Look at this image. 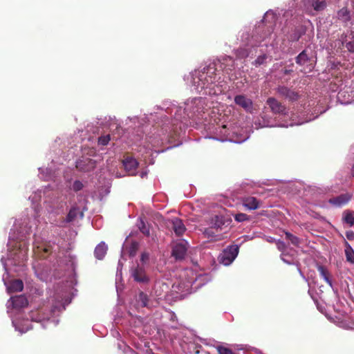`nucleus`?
Returning a JSON list of instances; mask_svg holds the SVG:
<instances>
[{"label":"nucleus","mask_w":354,"mask_h":354,"mask_svg":"<svg viewBox=\"0 0 354 354\" xmlns=\"http://www.w3.org/2000/svg\"><path fill=\"white\" fill-rule=\"evenodd\" d=\"M215 71L214 68L208 67L193 75L192 83L198 91L210 87L216 81Z\"/></svg>","instance_id":"1"},{"label":"nucleus","mask_w":354,"mask_h":354,"mask_svg":"<svg viewBox=\"0 0 354 354\" xmlns=\"http://www.w3.org/2000/svg\"><path fill=\"white\" fill-rule=\"evenodd\" d=\"M296 63L303 68L304 72H310L315 66V60L308 50H304L295 58Z\"/></svg>","instance_id":"2"},{"label":"nucleus","mask_w":354,"mask_h":354,"mask_svg":"<svg viewBox=\"0 0 354 354\" xmlns=\"http://www.w3.org/2000/svg\"><path fill=\"white\" fill-rule=\"evenodd\" d=\"M239 253V247L232 245L225 249L218 256V261L225 266H229L235 259Z\"/></svg>","instance_id":"3"},{"label":"nucleus","mask_w":354,"mask_h":354,"mask_svg":"<svg viewBox=\"0 0 354 354\" xmlns=\"http://www.w3.org/2000/svg\"><path fill=\"white\" fill-rule=\"evenodd\" d=\"M276 91L280 97L290 102H295L299 98V95L297 91L285 86H279L276 88Z\"/></svg>","instance_id":"4"},{"label":"nucleus","mask_w":354,"mask_h":354,"mask_svg":"<svg viewBox=\"0 0 354 354\" xmlns=\"http://www.w3.org/2000/svg\"><path fill=\"white\" fill-rule=\"evenodd\" d=\"M53 313V310H46L37 309L32 310L29 313V318L33 322H41L45 320H49Z\"/></svg>","instance_id":"5"},{"label":"nucleus","mask_w":354,"mask_h":354,"mask_svg":"<svg viewBox=\"0 0 354 354\" xmlns=\"http://www.w3.org/2000/svg\"><path fill=\"white\" fill-rule=\"evenodd\" d=\"M266 104L268 105L271 111L274 114L279 115H286L287 110L285 105H283L281 102L277 100L276 98L270 97H268L266 100Z\"/></svg>","instance_id":"6"},{"label":"nucleus","mask_w":354,"mask_h":354,"mask_svg":"<svg viewBox=\"0 0 354 354\" xmlns=\"http://www.w3.org/2000/svg\"><path fill=\"white\" fill-rule=\"evenodd\" d=\"M353 197V194L349 192H346L339 196L332 197L328 200L329 204L335 207H341L345 205H346Z\"/></svg>","instance_id":"7"},{"label":"nucleus","mask_w":354,"mask_h":354,"mask_svg":"<svg viewBox=\"0 0 354 354\" xmlns=\"http://www.w3.org/2000/svg\"><path fill=\"white\" fill-rule=\"evenodd\" d=\"M122 163L124 169L129 174V175H136V171L138 166V162L135 158L128 155L124 156V159L122 160Z\"/></svg>","instance_id":"8"},{"label":"nucleus","mask_w":354,"mask_h":354,"mask_svg":"<svg viewBox=\"0 0 354 354\" xmlns=\"http://www.w3.org/2000/svg\"><path fill=\"white\" fill-rule=\"evenodd\" d=\"M95 166V160L88 158H83L82 159H80L76 162L77 169L84 172L93 170Z\"/></svg>","instance_id":"9"},{"label":"nucleus","mask_w":354,"mask_h":354,"mask_svg":"<svg viewBox=\"0 0 354 354\" xmlns=\"http://www.w3.org/2000/svg\"><path fill=\"white\" fill-rule=\"evenodd\" d=\"M234 102L236 105L243 108L245 111L251 112L253 102L244 95H237L234 97Z\"/></svg>","instance_id":"10"},{"label":"nucleus","mask_w":354,"mask_h":354,"mask_svg":"<svg viewBox=\"0 0 354 354\" xmlns=\"http://www.w3.org/2000/svg\"><path fill=\"white\" fill-rule=\"evenodd\" d=\"M131 277L137 282L147 283L149 281V278L146 275L145 269L138 265L131 269Z\"/></svg>","instance_id":"11"},{"label":"nucleus","mask_w":354,"mask_h":354,"mask_svg":"<svg viewBox=\"0 0 354 354\" xmlns=\"http://www.w3.org/2000/svg\"><path fill=\"white\" fill-rule=\"evenodd\" d=\"M229 220H226L224 216L216 215L212 220V227L215 230L216 232L221 231L224 227H227L229 223Z\"/></svg>","instance_id":"12"},{"label":"nucleus","mask_w":354,"mask_h":354,"mask_svg":"<svg viewBox=\"0 0 354 354\" xmlns=\"http://www.w3.org/2000/svg\"><path fill=\"white\" fill-rule=\"evenodd\" d=\"M170 226L175 234L178 236H182L186 231V227L181 219L174 218L169 221Z\"/></svg>","instance_id":"13"},{"label":"nucleus","mask_w":354,"mask_h":354,"mask_svg":"<svg viewBox=\"0 0 354 354\" xmlns=\"http://www.w3.org/2000/svg\"><path fill=\"white\" fill-rule=\"evenodd\" d=\"M306 28L304 26L295 27L288 35V40L290 42H296L306 33Z\"/></svg>","instance_id":"14"},{"label":"nucleus","mask_w":354,"mask_h":354,"mask_svg":"<svg viewBox=\"0 0 354 354\" xmlns=\"http://www.w3.org/2000/svg\"><path fill=\"white\" fill-rule=\"evenodd\" d=\"M187 247L186 244L181 242L177 243L172 250V256L176 258V259H184L186 252H187Z\"/></svg>","instance_id":"15"},{"label":"nucleus","mask_w":354,"mask_h":354,"mask_svg":"<svg viewBox=\"0 0 354 354\" xmlns=\"http://www.w3.org/2000/svg\"><path fill=\"white\" fill-rule=\"evenodd\" d=\"M242 203L243 206L250 210H254L259 207V201L253 196L243 197Z\"/></svg>","instance_id":"16"},{"label":"nucleus","mask_w":354,"mask_h":354,"mask_svg":"<svg viewBox=\"0 0 354 354\" xmlns=\"http://www.w3.org/2000/svg\"><path fill=\"white\" fill-rule=\"evenodd\" d=\"M12 307L15 308H21L28 306V299L24 295H17L10 299Z\"/></svg>","instance_id":"17"},{"label":"nucleus","mask_w":354,"mask_h":354,"mask_svg":"<svg viewBox=\"0 0 354 354\" xmlns=\"http://www.w3.org/2000/svg\"><path fill=\"white\" fill-rule=\"evenodd\" d=\"M306 6H312L316 11H322L325 9L326 3L325 0H304Z\"/></svg>","instance_id":"18"},{"label":"nucleus","mask_w":354,"mask_h":354,"mask_svg":"<svg viewBox=\"0 0 354 354\" xmlns=\"http://www.w3.org/2000/svg\"><path fill=\"white\" fill-rule=\"evenodd\" d=\"M108 250L107 245L104 242H101L99 243L95 248L94 254L95 257L101 260L102 259L106 254Z\"/></svg>","instance_id":"19"},{"label":"nucleus","mask_w":354,"mask_h":354,"mask_svg":"<svg viewBox=\"0 0 354 354\" xmlns=\"http://www.w3.org/2000/svg\"><path fill=\"white\" fill-rule=\"evenodd\" d=\"M24 288L23 281L20 279H15L12 281L8 287L10 292H20Z\"/></svg>","instance_id":"20"},{"label":"nucleus","mask_w":354,"mask_h":354,"mask_svg":"<svg viewBox=\"0 0 354 354\" xmlns=\"http://www.w3.org/2000/svg\"><path fill=\"white\" fill-rule=\"evenodd\" d=\"M344 245L345 247L344 252L346 255V261L351 263L354 264V250L351 245L344 240Z\"/></svg>","instance_id":"21"},{"label":"nucleus","mask_w":354,"mask_h":354,"mask_svg":"<svg viewBox=\"0 0 354 354\" xmlns=\"http://www.w3.org/2000/svg\"><path fill=\"white\" fill-rule=\"evenodd\" d=\"M337 18L344 23H347L351 20L350 12L346 8H343L337 12Z\"/></svg>","instance_id":"22"},{"label":"nucleus","mask_w":354,"mask_h":354,"mask_svg":"<svg viewBox=\"0 0 354 354\" xmlns=\"http://www.w3.org/2000/svg\"><path fill=\"white\" fill-rule=\"evenodd\" d=\"M52 247L49 245H46L44 248L37 247L36 253L40 258L46 259L51 253Z\"/></svg>","instance_id":"23"},{"label":"nucleus","mask_w":354,"mask_h":354,"mask_svg":"<svg viewBox=\"0 0 354 354\" xmlns=\"http://www.w3.org/2000/svg\"><path fill=\"white\" fill-rule=\"evenodd\" d=\"M344 42L347 50L349 52L354 53V31L351 32Z\"/></svg>","instance_id":"24"},{"label":"nucleus","mask_w":354,"mask_h":354,"mask_svg":"<svg viewBox=\"0 0 354 354\" xmlns=\"http://www.w3.org/2000/svg\"><path fill=\"white\" fill-rule=\"evenodd\" d=\"M138 227L140 231L146 236H150L149 225L146 224L142 218H140Z\"/></svg>","instance_id":"25"},{"label":"nucleus","mask_w":354,"mask_h":354,"mask_svg":"<svg viewBox=\"0 0 354 354\" xmlns=\"http://www.w3.org/2000/svg\"><path fill=\"white\" fill-rule=\"evenodd\" d=\"M318 271L321 277L325 280V281L330 286H332V282L331 280L330 279V274L327 269L324 266H319L318 267Z\"/></svg>","instance_id":"26"},{"label":"nucleus","mask_w":354,"mask_h":354,"mask_svg":"<svg viewBox=\"0 0 354 354\" xmlns=\"http://www.w3.org/2000/svg\"><path fill=\"white\" fill-rule=\"evenodd\" d=\"M205 234L209 239L214 241H218L221 239L220 235H216V232L212 227L206 228L204 232Z\"/></svg>","instance_id":"27"},{"label":"nucleus","mask_w":354,"mask_h":354,"mask_svg":"<svg viewBox=\"0 0 354 354\" xmlns=\"http://www.w3.org/2000/svg\"><path fill=\"white\" fill-rule=\"evenodd\" d=\"M344 216L343 218L344 221L348 224L350 226L354 225V212L346 210L344 213Z\"/></svg>","instance_id":"28"},{"label":"nucleus","mask_w":354,"mask_h":354,"mask_svg":"<svg viewBox=\"0 0 354 354\" xmlns=\"http://www.w3.org/2000/svg\"><path fill=\"white\" fill-rule=\"evenodd\" d=\"M78 209L77 207H72L68 212L65 221L66 223H71L75 220L77 215Z\"/></svg>","instance_id":"29"},{"label":"nucleus","mask_w":354,"mask_h":354,"mask_svg":"<svg viewBox=\"0 0 354 354\" xmlns=\"http://www.w3.org/2000/svg\"><path fill=\"white\" fill-rule=\"evenodd\" d=\"M235 55L239 59H243L249 55L248 50L245 48H239L235 50Z\"/></svg>","instance_id":"30"},{"label":"nucleus","mask_w":354,"mask_h":354,"mask_svg":"<svg viewBox=\"0 0 354 354\" xmlns=\"http://www.w3.org/2000/svg\"><path fill=\"white\" fill-rule=\"evenodd\" d=\"M285 234H286V239H288L292 245H294L295 246L299 245V244L300 243V241L297 236L293 235L292 234H291L288 232H286Z\"/></svg>","instance_id":"31"},{"label":"nucleus","mask_w":354,"mask_h":354,"mask_svg":"<svg viewBox=\"0 0 354 354\" xmlns=\"http://www.w3.org/2000/svg\"><path fill=\"white\" fill-rule=\"evenodd\" d=\"M139 249V243L137 241H132L129 249V254L130 257L136 256Z\"/></svg>","instance_id":"32"},{"label":"nucleus","mask_w":354,"mask_h":354,"mask_svg":"<svg viewBox=\"0 0 354 354\" xmlns=\"http://www.w3.org/2000/svg\"><path fill=\"white\" fill-rule=\"evenodd\" d=\"M149 297L147 294L140 292L138 295V301L141 303L142 306L146 307L148 305Z\"/></svg>","instance_id":"33"},{"label":"nucleus","mask_w":354,"mask_h":354,"mask_svg":"<svg viewBox=\"0 0 354 354\" xmlns=\"http://www.w3.org/2000/svg\"><path fill=\"white\" fill-rule=\"evenodd\" d=\"M111 140V136L109 134L101 136L98 138V145L102 146H106Z\"/></svg>","instance_id":"34"},{"label":"nucleus","mask_w":354,"mask_h":354,"mask_svg":"<svg viewBox=\"0 0 354 354\" xmlns=\"http://www.w3.org/2000/svg\"><path fill=\"white\" fill-rule=\"evenodd\" d=\"M234 219L237 222H243L250 220V216L244 213H238L234 215Z\"/></svg>","instance_id":"35"},{"label":"nucleus","mask_w":354,"mask_h":354,"mask_svg":"<svg viewBox=\"0 0 354 354\" xmlns=\"http://www.w3.org/2000/svg\"><path fill=\"white\" fill-rule=\"evenodd\" d=\"M267 59L266 55H259L252 63L253 65H254L256 67H258L261 66V64H263L266 62V59Z\"/></svg>","instance_id":"36"},{"label":"nucleus","mask_w":354,"mask_h":354,"mask_svg":"<svg viewBox=\"0 0 354 354\" xmlns=\"http://www.w3.org/2000/svg\"><path fill=\"white\" fill-rule=\"evenodd\" d=\"M218 354H236L231 349L223 346H218L216 348Z\"/></svg>","instance_id":"37"},{"label":"nucleus","mask_w":354,"mask_h":354,"mask_svg":"<svg viewBox=\"0 0 354 354\" xmlns=\"http://www.w3.org/2000/svg\"><path fill=\"white\" fill-rule=\"evenodd\" d=\"M275 243H276L277 249L279 251L284 252L286 250L287 247H286V243L283 241H282L281 240H277V241H276Z\"/></svg>","instance_id":"38"},{"label":"nucleus","mask_w":354,"mask_h":354,"mask_svg":"<svg viewBox=\"0 0 354 354\" xmlns=\"http://www.w3.org/2000/svg\"><path fill=\"white\" fill-rule=\"evenodd\" d=\"M84 187L82 183L80 180H75L73 184V189L75 192H78Z\"/></svg>","instance_id":"39"},{"label":"nucleus","mask_w":354,"mask_h":354,"mask_svg":"<svg viewBox=\"0 0 354 354\" xmlns=\"http://www.w3.org/2000/svg\"><path fill=\"white\" fill-rule=\"evenodd\" d=\"M149 259V254L148 252H144L141 254L140 261L142 263H145L148 261Z\"/></svg>","instance_id":"40"},{"label":"nucleus","mask_w":354,"mask_h":354,"mask_svg":"<svg viewBox=\"0 0 354 354\" xmlns=\"http://www.w3.org/2000/svg\"><path fill=\"white\" fill-rule=\"evenodd\" d=\"M346 236L350 241L354 240V232L351 230L347 231L346 232Z\"/></svg>","instance_id":"41"},{"label":"nucleus","mask_w":354,"mask_h":354,"mask_svg":"<svg viewBox=\"0 0 354 354\" xmlns=\"http://www.w3.org/2000/svg\"><path fill=\"white\" fill-rule=\"evenodd\" d=\"M351 172H352L353 176H354V165L352 167V171Z\"/></svg>","instance_id":"42"},{"label":"nucleus","mask_w":354,"mask_h":354,"mask_svg":"<svg viewBox=\"0 0 354 354\" xmlns=\"http://www.w3.org/2000/svg\"><path fill=\"white\" fill-rule=\"evenodd\" d=\"M283 261L287 263H289L287 261H286L284 259H282Z\"/></svg>","instance_id":"43"}]
</instances>
